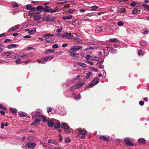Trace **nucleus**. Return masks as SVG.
<instances>
[{
  "mask_svg": "<svg viewBox=\"0 0 149 149\" xmlns=\"http://www.w3.org/2000/svg\"><path fill=\"white\" fill-rule=\"evenodd\" d=\"M91 75V74L90 72H88L86 74V79H88L89 77V76Z\"/></svg>",
  "mask_w": 149,
  "mask_h": 149,
  "instance_id": "obj_38",
  "label": "nucleus"
},
{
  "mask_svg": "<svg viewBox=\"0 0 149 149\" xmlns=\"http://www.w3.org/2000/svg\"><path fill=\"white\" fill-rule=\"evenodd\" d=\"M65 143H68V142L71 141L70 139L69 138H67V137L65 138Z\"/></svg>",
  "mask_w": 149,
  "mask_h": 149,
  "instance_id": "obj_39",
  "label": "nucleus"
},
{
  "mask_svg": "<svg viewBox=\"0 0 149 149\" xmlns=\"http://www.w3.org/2000/svg\"><path fill=\"white\" fill-rule=\"evenodd\" d=\"M62 30V28H61V29H58L56 30V32L58 33H59L61 32Z\"/></svg>",
  "mask_w": 149,
  "mask_h": 149,
  "instance_id": "obj_64",
  "label": "nucleus"
},
{
  "mask_svg": "<svg viewBox=\"0 0 149 149\" xmlns=\"http://www.w3.org/2000/svg\"><path fill=\"white\" fill-rule=\"evenodd\" d=\"M36 31V29L35 28L33 29L30 31H29V34L32 35Z\"/></svg>",
  "mask_w": 149,
  "mask_h": 149,
  "instance_id": "obj_32",
  "label": "nucleus"
},
{
  "mask_svg": "<svg viewBox=\"0 0 149 149\" xmlns=\"http://www.w3.org/2000/svg\"><path fill=\"white\" fill-rule=\"evenodd\" d=\"M10 111L12 113H15L17 112V109H15L12 108Z\"/></svg>",
  "mask_w": 149,
  "mask_h": 149,
  "instance_id": "obj_35",
  "label": "nucleus"
},
{
  "mask_svg": "<svg viewBox=\"0 0 149 149\" xmlns=\"http://www.w3.org/2000/svg\"><path fill=\"white\" fill-rule=\"evenodd\" d=\"M72 37L73 36L71 33H68V32L64 33L62 36L63 38H65L68 39H71Z\"/></svg>",
  "mask_w": 149,
  "mask_h": 149,
  "instance_id": "obj_4",
  "label": "nucleus"
},
{
  "mask_svg": "<svg viewBox=\"0 0 149 149\" xmlns=\"http://www.w3.org/2000/svg\"><path fill=\"white\" fill-rule=\"evenodd\" d=\"M72 130L71 128H70L69 127V128L65 129L64 132L67 134H69L71 133Z\"/></svg>",
  "mask_w": 149,
  "mask_h": 149,
  "instance_id": "obj_24",
  "label": "nucleus"
},
{
  "mask_svg": "<svg viewBox=\"0 0 149 149\" xmlns=\"http://www.w3.org/2000/svg\"><path fill=\"white\" fill-rule=\"evenodd\" d=\"M20 27V25H16L15 26H13L10 29V30L11 31H14L17 30Z\"/></svg>",
  "mask_w": 149,
  "mask_h": 149,
  "instance_id": "obj_15",
  "label": "nucleus"
},
{
  "mask_svg": "<svg viewBox=\"0 0 149 149\" xmlns=\"http://www.w3.org/2000/svg\"><path fill=\"white\" fill-rule=\"evenodd\" d=\"M99 139L101 140H104L107 142L109 141V139L108 138L104 136H100L99 137Z\"/></svg>",
  "mask_w": 149,
  "mask_h": 149,
  "instance_id": "obj_9",
  "label": "nucleus"
},
{
  "mask_svg": "<svg viewBox=\"0 0 149 149\" xmlns=\"http://www.w3.org/2000/svg\"><path fill=\"white\" fill-rule=\"evenodd\" d=\"M48 143H52L55 145L56 146H59V145L58 144V143L57 142H56L54 140H53L52 139H49L48 140Z\"/></svg>",
  "mask_w": 149,
  "mask_h": 149,
  "instance_id": "obj_17",
  "label": "nucleus"
},
{
  "mask_svg": "<svg viewBox=\"0 0 149 149\" xmlns=\"http://www.w3.org/2000/svg\"><path fill=\"white\" fill-rule=\"evenodd\" d=\"M21 59L19 58L16 60L15 62L17 64H18L21 63V62L20 61Z\"/></svg>",
  "mask_w": 149,
  "mask_h": 149,
  "instance_id": "obj_42",
  "label": "nucleus"
},
{
  "mask_svg": "<svg viewBox=\"0 0 149 149\" xmlns=\"http://www.w3.org/2000/svg\"><path fill=\"white\" fill-rule=\"evenodd\" d=\"M49 60V57L47 56L44 57L42 58V63H45Z\"/></svg>",
  "mask_w": 149,
  "mask_h": 149,
  "instance_id": "obj_22",
  "label": "nucleus"
},
{
  "mask_svg": "<svg viewBox=\"0 0 149 149\" xmlns=\"http://www.w3.org/2000/svg\"><path fill=\"white\" fill-rule=\"evenodd\" d=\"M79 94L77 97H75V99L76 100H79L81 98V96Z\"/></svg>",
  "mask_w": 149,
  "mask_h": 149,
  "instance_id": "obj_48",
  "label": "nucleus"
},
{
  "mask_svg": "<svg viewBox=\"0 0 149 149\" xmlns=\"http://www.w3.org/2000/svg\"><path fill=\"white\" fill-rule=\"evenodd\" d=\"M47 124L49 127H52L54 125V123L51 120H49L48 121Z\"/></svg>",
  "mask_w": 149,
  "mask_h": 149,
  "instance_id": "obj_18",
  "label": "nucleus"
},
{
  "mask_svg": "<svg viewBox=\"0 0 149 149\" xmlns=\"http://www.w3.org/2000/svg\"><path fill=\"white\" fill-rule=\"evenodd\" d=\"M138 143L140 144H144L146 142V141L145 139L141 138L138 140Z\"/></svg>",
  "mask_w": 149,
  "mask_h": 149,
  "instance_id": "obj_14",
  "label": "nucleus"
},
{
  "mask_svg": "<svg viewBox=\"0 0 149 149\" xmlns=\"http://www.w3.org/2000/svg\"><path fill=\"white\" fill-rule=\"evenodd\" d=\"M125 144L126 145H127V146H134V145H136V144H134L133 143H132L130 141H127L125 143Z\"/></svg>",
  "mask_w": 149,
  "mask_h": 149,
  "instance_id": "obj_20",
  "label": "nucleus"
},
{
  "mask_svg": "<svg viewBox=\"0 0 149 149\" xmlns=\"http://www.w3.org/2000/svg\"><path fill=\"white\" fill-rule=\"evenodd\" d=\"M13 54L12 51H9L3 53L2 55L3 56H9Z\"/></svg>",
  "mask_w": 149,
  "mask_h": 149,
  "instance_id": "obj_8",
  "label": "nucleus"
},
{
  "mask_svg": "<svg viewBox=\"0 0 149 149\" xmlns=\"http://www.w3.org/2000/svg\"><path fill=\"white\" fill-rule=\"evenodd\" d=\"M118 41V40L116 38H110L109 40V41L110 42H116Z\"/></svg>",
  "mask_w": 149,
  "mask_h": 149,
  "instance_id": "obj_33",
  "label": "nucleus"
},
{
  "mask_svg": "<svg viewBox=\"0 0 149 149\" xmlns=\"http://www.w3.org/2000/svg\"><path fill=\"white\" fill-rule=\"evenodd\" d=\"M52 8H50V7L47 6H45L44 8H43V11L46 12H49L51 10Z\"/></svg>",
  "mask_w": 149,
  "mask_h": 149,
  "instance_id": "obj_10",
  "label": "nucleus"
},
{
  "mask_svg": "<svg viewBox=\"0 0 149 149\" xmlns=\"http://www.w3.org/2000/svg\"><path fill=\"white\" fill-rule=\"evenodd\" d=\"M144 8L145 9H147L148 10L149 6L147 4L143 5Z\"/></svg>",
  "mask_w": 149,
  "mask_h": 149,
  "instance_id": "obj_46",
  "label": "nucleus"
},
{
  "mask_svg": "<svg viewBox=\"0 0 149 149\" xmlns=\"http://www.w3.org/2000/svg\"><path fill=\"white\" fill-rule=\"evenodd\" d=\"M99 7L98 6H93L91 7V9L90 10L91 11H95Z\"/></svg>",
  "mask_w": 149,
  "mask_h": 149,
  "instance_id": "obj_27",
  "label": "nucleus"
},
{
  "mask_svg": "<svg viewBox=\"0 0 149 149\" xmlns=\"http://www.w3.org/2000/svg\"><path fill=\"white\" fill-rule=\"evenodd\" d=\"M136 5V2L135 1H134L132 3H131L130 5L132 7H134Z\"/></svg>",
  "mask_w": 149,
  "mask_h": 149,
  "instance_id": "obj_51",
  "label": "nucleus"
},
{
  "mask_svg": "<svg viewBox=\"0 0 149 149\" xmlns=\"http://www.w3.org/2000/svg\"><path fill=\"white\" fill-rule=\"evenodd\" d=\"M97 65L98 66V67L100 69H102L104 67V66L102 65H99V64Z\"/></svg>",
  "mask_w": 149,
  "mask_h": 149,
  "instance_id": "obj_58",
  "label": "nucleus"
},
{
  "mask_svg": "<svg viewBox=\"0 0 149 149\" xmlns=\"http://www.w3.org/2000/svg\"><path fill=\"white\" fill-rule=\"evenodd\" d=\"M79 65L80 66L84 67H85L87 66L84 63H79Z\"/></svg>",
  "mask_w": 149,
  "mask_h": 149,
  "instance_id": "obj_41",
  "label": "nucleus"
},
{
  "mask_svg": "<svg viewBox=\"0 0 149 149\" xmlns=\"http://www.w3.org/2000/svg\"><path fill=\"white\" fill-rule=\"evenodd\" d=\"M41 117L42 119V120L43 122H46L47 121V120L46 119L45 117L44 116L41 115Z\"/></svg>",
  "mask_w": 149,
  "mask_h": 149,
  "instance_id": "obj_37",
  "label": "nucleus"
},
{
  "mask_svg": "<svg viewBox=\"0 0 149 149\" xmlns=\"http://www.w3.org/2000/svg\"><path fill=\"white\" fill-rule=\"evenodd\" d=\"M31 61V60H28L27 61H24V64H26L30 62Z\"/></svg>",
  "mask_w": 149,
  "mask_h": 149,
  "instance_id": "obj_55",
  "label": "nucleus"
},
{
  "mask_svg": "<svg viewBox=\"0 0 149 149\" xmlns=\"http://www.w3.org/2000/svg\"><path fill=\"white\" fill-rule=\"evenodd\" d=\"M52 111V109L51 107H48L47 108V112L49 113Z\"/></svg>",
  "mask_w": 149,
  "mask_h": 149,
  "instance_id": "obj_43",
  "label": "nucleus"
},
{
  "mask_svg": "<svg viewBox=\"0 0 149 149\" xmlns=\"http://www.w3.org/2000/svg\"><path fill=\"white\" fill-rule=\"evenodd\" d=\"M36 9L38 10V11H40V12L43 11V7L41 6H39L36 8Z\"/></svg>",
  "mask_w": 149,
  "mask_h": 149,
  "instance_id": "obj_16",
  "label": "nucleus"
},
{
  "mask_svg": "<svg viewBox=\"0 0 149 149\" xmlns=\"http://www.w3.org/2000/svg\"><path fill=\"white\" fill-rule=\"evenodd\" d=\"M95 58H96V56H91L90 60L91 61H95Z\"/></svg>",
  "mask_w": 149,
  "mask_h": 149,
  "instance_id": "obj_44",
  "label": "nucleus"
},
{
  "mask_svg": "<svg viewBox=\"0 0 149 149\" xmlns=\"http://www.w3.org/2000/svg\"><path fill=\"white\" fill-rule=\"evenodd\" d=\"M19 114L20 116L22 117H25L27 116L26 113L23 112H20L19 113Z\"/></svg>",
  "mask_w": 149,
  "mask_h": 149,
  "instance_id": "obj_31",
  "label": "nucleus"
},
{
  "mask_svg": "<svg viewBox=\"0 0 149 149\" xmlns=\"http://www.w3.org/2000/svg\"><path fill=\"white\" fill-rule=\"evenodd\" d=\"M91 56L89 54H87L86 56V58L87 60H90Z\"/></svg>",
  "mask_w": 149,
  "mask_h": 149,
  "instance_id": "obj_50",
  "label": "nucleus"
},
{
  "mask_svg": "<svg viewBox=\"0 0 149 149\" xmlns=\"http://www.w3.org/2000/svg\"><path fill=\"white\" fill-rule=\"evenodd\" d=\"M61 125L59 122L56 123L54 125V128L55 129L59 128L61 126Z\"/></svg>",
  "mask_w": 149,
  "mask_h": 149,
  "instance_id": "obj_28",
  "label": "nucleus"
},
{
  "mask_svg": "<svg viewBox=\"0 0 149 149\" xmlns=\"http://www.w3.org/2000/svg\"><path fill=\"white\" fill-rule=\"evenodd\" d=\"M139 104L141 106H143L144 104V102L143 101L141 100L139 102Z\"/></svg>",
  "mask_w": 149,
  "mask_h": 149,
  "instance_id": "obj_52",
  "label": "nucleus"
},
{
  "mask_svg": "<svg viewBox=\"0 0 149 149\" xmlns=\"http://www.w3.org/2000/svg\"><path fill=\"white\" fill-rule=\"evenodd\" d=\"M16 47V45L15 44L10 45L7 47L9 49H11L13 48H15Z\"/></svg>",
  "mask_w": 149,
  "mask_h": 149,
  "instance_id": "obj_29",
  "label": "nucleus"
},
{
  "mask_svg": "<svg viewBox=\"0 0 149 149\" xmlns=\"http://www.w3.org/2000/svg\"><path fill=\"white\" fill-rule=\"evenodd\" d=\"M59 47V46H58V45L57 44H55L54 45H53L52 46V48L55 49L56 48H57Z\"/></svg>",
  "mask_w": 149,
  "mask_h": 149,
  "instance_id": "obj_45",
  "label": "nucleus"
},
{
  "mask_svg": "<svg viewBox=\"0 0 149 149\" xmlns=\"http://www.w3.org/2000/svg\"><path fill=\"white\" fill-rule=\"evenodd\" d=\"M84 84V83H83L79 82L75 86V89H77L81 87Z\"/></svg>",
  "mask_w": 149,
  "mask_h": 149,
  "instance_id": "obj_19",
  "label": "nucleus"
},
{
  "mask_svg": "<svg viewBox=\"0 0 149 149\" xmlns=\"http://www.w3.org/2000/svg\"><path fill=\"white\" fill-rule=\"evenodd\" d=\"M140 10H139L138 8H135L134 9V10L132 11V13L133 14H136L140 12Z\"/></svg>",
  "mask_w": 149,
  "mask_h": 149,
  "instance_id": "obj_21",
  "label": "nucleus"
},
{
  "mask_svg": "<svg viewBox=\"0 0 149 149\" xmlns=\"http://www.w3.org/2000/svg\"><path fill=\"white\" fill-rule=\"evenodd\" d=\"M143 54L141 50H139V51L138 53V55L139 56Z\"/></svg>",
  "mask_w": 149,
  "mask_h": 149,
  "instance_id": "obj_54",
  "label": "nucleus"
},
{
  "mask_svg": "<svg viewBox=\"0 0 149 149\" xmlns=\"http://www.w3.org/2000/svg\"><path fill=\"white\" fill-rule=\"evenodd\" d=\"M72 17V16L71 15H70L68 16H63L62 17V18L64 19L65 20L67 19H71Z\"/></svg>",
  "mask_w": 149,
  "mask_h": 149,
  "instance_id": "obj_26",
  "label": "nucleus"
},
{
  "mask_svg": "<svg viewBox=\"0 0 149 149\" xmlns=\"http://www.w3.org/2000/svg\"><path fill=\"white\" fill-rule=\"evenodd\" d=\"M26 9L30 10H35L36 8L35 7H32L30 4H28L26 6Z\"/></svg>",
  "mask_w": 149,
  "mask_h": 149,
  "instance_id": "obj_11",
  "label": "nucleus"
},
{
  "mask_svg": "<svg viewBox=\"0 0 149 149\" xmlns=\"http://www.w3.org/2000/svg\"><path fill=\"white\" fill-rule=\"evenodd\" d=\"M102 31V29L100 26H96L95 30V31L96 33H98L101 32Z\"/></svg>",
  "mask_w": 149,
  "mask_h": 149,
  "instance_id": "obj_13",
  "label": "nucleus"
},
{
  "mask_svg": "<svg viewBox=\"0 0 149 149\" xmlns=\"http://www.w3.org/2000/svg\"><path fill=\"white\" fill-rule=\"evenodd\" d=\"M33 14V13H31L30 15H31V17H32ZM34 15L33 16V19L35 20H40L41 19V17L39 16V15H37V14H35V13L34 14Z\"/></svg>",
  "mask_w": 149,
  "mask_h": 149,
  "instance_id": "obj_6",
  "label": "nucleus"
},
{
  "mask_svg": "<svg viewBox=\"0 0 149 149\" xmlns=\"http://www.w3.org/2000/svg\"><path fill=\"white\" fill-rule=\"evenodd\" d=\"M74 12V10L72 9H69L68 11H66L67 13H68L69 14L72 13V12Z\"/></svg>",
  "mask_w": 149,
  "mask_h": 149,
  "instance_id": "obj_40",
  "label": "nucleus"
},
{
  "mask_svg": "<svg viewBox=\"0 0 149 149\" xmlns=\"http://www.w3.org/2000/svg\"><path fill=\"white\" fill-rule=\"evenodd\" d=\"M31 37V36L30 35H27L24 37V38H29Z\"/></svg>",
  "mask_w": 149,
  "mask_h": 149,
  "instance_id": "obj_59",
  "label": "nucleus"
},
{
  "mask_svg": "<svg viewBox=\"0 0 149 149\" xmlns=\"http://www.w3.org/2000/svg\"><path fill=\"white\" fill-rule=\"evenodd\" d=\"M118 11L119 13H123L125 12V10L124 8H119L118 10Z\"/></svg>",
  "mask_w": 149,
  "mask_h": 149,
  "instance_id": "obj_25",
  "label": "nucleus"
},
{
  "mask_svg": "<svg viewBox=\"0 0 149 149\" xmlns=\"http://www.w3.org/2000/svg\"><path fill=\"white\" fill-rule=\"evenodd\" d=\"M0 113L1 115H4L5 114L4 111L3 110H1Z\"/></svg>",
  "mask_w": 149,
  "mask_h": 149,
  "instance_id": "obj_60",
  "label": "nucleus"
},
{
  "mask_svg": "<svg viewBox=\"0 0 149 149\" xmlns=\"http://www.w3.org/2000/svg\"><path fill=\"white\" fill-rule=\"evenodd\" d=\"M47 50H48V53H54V50L53 49H49Z\"/></svg>",
  "mask_w": 149,
  "mask_h": 149,
  "instance_id": "obj_53",
  "label": "nucleus"
},
{
  "mask_svg": "<svg viewBox=\"0 0 149 149\" xmlns=\"http://www.w3.org/2000/svg\"><path fill=\"white\" fill-rule=\"evenodd\" d=\"M54 18V16L49 15H48L46 17V18L47 19V21L51 20Z\"/></svg>",
  "mask_w": 149,
  "mask_h": 149,
  "instance_id": "obj_23",
  "label": "nucleus"
},
{
  "mask_svg": "<svg viewBox=\"0 0 149 149\" xmlns=\"http://www.w3.org/2000/svg\"><path fill=\"white\" fill-rule=\"evenodd\" d=\"M54 36V35L50 33H46L43 36V37L45 38L46 37H50V36Z\"/></svg>",
  "mask_w": 149,
  "mask_h": 149,
  "instance_id": "obj_30",
  "label": "nucleus"
},
{
  "mask_svg": "<svg viewBox=\"0 0 149 149\" xmlns=\"http://www.w3.org/2000/svg\"><path fill=\"white\" fill-rule=\"evenodd\" d=\"M70 6V5L69 4H67L64 6L65 8H69Z\"/></svg>",
  "mask_w": 149,
  "mask_h": 149,
  "instance_id": "obj_61",
  "label": "nucleus"
},
{
  "mask_svg": "<svg viewBox=\"0 0 149 149\" xmlns=\"http://www.w3.org/2000/svg\"><path fill=\"white\" fill-rule=\"evenodd\" d=\"M124 24V23L123 21H119L117 23L118 25L119 26H123Z\"/></svg>",
  "mask_w": 149,
  "mask_h": 149,
  "instance_id": "obj_34",
  "label": "nucleus"
},
{
  "mask_svg": "<svg viewBox=\"0 0 149 149\" xmlns=\"http://www.w3.org/2000/svg\"><path fill=\"white\" fill-rule=\"evenodd\" d=\"M11 40L9 39H6L5 40L4 42L5 43H7L10 42Z\"/></svg>",
  "mask_w": 149,
  "mask_h": 149,
  "instance_id": "obj_57",
  "label": "nucleus"
},
{
  "mask_svg": "<svg viewBox=\"0 0 149 149\" xmlns=\"http://www.w3.org/2000/svg\"><path fill=\"white\" fill-rule=\"evenodd\" d=\"M81 128H78L77 130H79L78 133L79 134L82 135V136H81V138L82 139H84L85 138V135L87 134V132L84 130H80Z\"/></svg>",
  "mask_w": 149,
  "mask_h": 149,
  "instance_id": "obj_3",
  "label": "nucleus"
},
{
  "mask_svg": "<svg viewBox=\"0 0 149 149\" xmlns=\"http://www.w3.org/2000/svg\"><path fill=\"white\" fill-rule=\"evenodd\" d=\"M27 146L28 148H34L36 146V144L32 142H29L27 144Z\"/></svg>",
  "mask_w": 149,
  "mask_h": 149,
  "instance_id": "obj_7",
  "label": "nucleus"
},
{
  "mask_svg": "<svg viewBox=\"0 0 149 149\" xmlns=\"http://www.w3.org/2000/svg\"><path fill=\"white\" fill-rule=\"evenodd\" d=\"M86 63L88 64H89L91 65H93V63L91 62V61H87L86 62Z\"/></svg>",
  "mask_w": 149,
  "mask_h": 149,
  "instance_id": "obj_47",
  "label": "nucleus"
},
{
  "mask_svg": "<svg viewBox=\"0 0 149 149\" xmlns=\"http://www.w3.org/2000/svg\"><path fill=\"white\" fill-rule=\"evenodd\" d=\"M99 79L98 78H95L91 82L90 85L91 86H93L97 84L98 82Z\"/></svg>",
  "mask_w": 149,
  "mask_h": 149,
  "instance_id": "obj_5",
  "label": "nucleus"
},
{
  "mask_svg": "<svg viewBox=\"0 0 149 149\" xmlns=\"http://www.w3.org/2000/svg\"><path fill=\"white\" fill-rule=\"evenodd\" d=\"M0 108L1 109H2L4 110H5L6 109V108L3 106L2 104H1L0 106Z\"/></svg>",
  "mask_w": 149,
  "mask_h": 149,
  "instance_id": "obj_49",
  "label": "nucleus"
},
{
  "mask_svg": "<svg viewBox=\"0 0 149 149\" xmlns=\"http://www.w3.org/2000/svg\"><path fill=\"white\" fill-rule=\"evenodd\" d=\"M41 116L40 115H35V120L33 122L31 125L36 126L41 121Z\"/></svg>",
  "mask_w": 149,
  "mask_h": 149,
  "instance_id": "obj_2",
  "label": "nucleus"
},
{
  "mask_svg": "<svg viewBox=\"0 0 149 149\" xmlns=\"http://www.w3.org/2000/svg\"><path fill=\"white\" fill-rule=\"evenodd\" d=\"M82 48V47L80 46H75L71 47L69 50V52L70 53V55L72 57L77 58L79 54L76 53L75 51L78 50Z\"/></svg>",
  "mask_w": 149,
  "mask_h": 149,
  "instance_id": "obj_1",
  "label": "nucleus"
},
{
  "mask_svg": "<svg viewBox=\"0 0 149 149\" xmlns=\"http://www.w3.org/2000/svg\"><path fill=\"white\" fill-rule=\"evenodd\" d=\"M56 35L59 37H62V36H63V34H61V33H56Z\"/></svg>",
  "mask_w": 149,
  "mask_h": 149,
  "instance_id": "obj_56",
  "label": "nucleus"
},
{
  "mask_svg": "<svg viewBox=\"0 0 149 149\" xmlns=\"http://www.w3.org/2000/svg\"><path fill=\"white\" fill-rule=\"evenodd\" d=\"M0 48H2L3 49V48L5 49V47L2 44H0Z\"/></svg>",
  "mask_w": 149,
  "mask_h": 149,
  "instance_id": "obj_62",
  "label": "nucleus"
},
{
  "mask_svg": "<svg viewBox=\"0 0 149 149\" xmlns=\"http://www.w3.org/2000/svg\"><path fill=\"white\" fill-rule=\"evenodd\" d=\"M61 127L62 128L64 129L65 130L66 129L69 128V126L64 123H61Z\"/></svg>",
  "mask_w": 149,
  "mask_h": 149,
  "instance_id": "obj_12",
  "label": "nucleus"
},
{
  "mask_svg": "<svg viewBox=\"0 0 149 149\" xmlns=\"http://www.w3.org/2000/svg\"><path fill=\"white\" fill-rule=\"evenodd\" d=\"M12 5L14 7H18V5L15 2H13L12 3Z\"/></svg>",
  "mask_w": 149,
  "mask_h": 149,
  "instance_id": "obj_36",
  "label": "nucleus"
},
{
  "mask_svg": "<svg viewBox=\"0 0 149 149\" xmlns=\"http://www.w3.org/2000/svg\"><path fill=\"white\" fill-rule=\"evenodd\" d=\"M92 71H93L95 72H97V69L96 68H92Z\"/></svg>",
  "mask_w": 149,
  "mask_h": 149,
  "instance_id": "obj_63",
  "label": "nucleus"
}]
</instances>
